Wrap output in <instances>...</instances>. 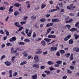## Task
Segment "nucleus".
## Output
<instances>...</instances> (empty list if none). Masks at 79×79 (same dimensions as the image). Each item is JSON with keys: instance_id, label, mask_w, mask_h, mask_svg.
<instances>
[{"instance_id": "1", "label": "nucleus", "mask_w": 79, "mask_h": 79, "mask_svg": "<svg viewBox=\"0 0 79 79\" xmlns=\"http://www.w3.org/2000/svg\"><path fill=\"white\" fill-rule=\"evenodd\" d=\"M41 50V49L39 48L37 49V51L35 52V54L39 55V54H42V51Z\"/></svg>"}, {"instance_id": "2", "label": "nucleus", "mask_w": 79, "mask_h": 79, "mask_svg": "<svg viewBox=\"0 0 79 79\" xmlns=\"http://www.w3.org/2000/svg\"><path fill=\"white\" fill-rule=\"evenodd\" d=\"M52 23H57V22H60V21L58 19H52Z\"/></svg>"}, {"instance_id": "3", "label": "nucleus", "mask_w": 79, "mask_h": 79, "mask_svg": "<svg viewBox=\"0 0 79 79\" xmlns=\"http://www.w3.org/2000/svg\"><path fill=\"white\" fill-rule=\"evenodd\" d=\"M16 38L15 37H13L12 38L10 39L9 41L10 42H13V41H16Z\"/></svg>"}, {"instance_id": "4", "label": "nucleus", "mask_w": 79, "mask_h": 79, "mask_svg": "<svg viewBox=\"0 0 79 79\" xmlns=\"http://www.w3.org/2000/svg\"><path fill=\"white\" fill-rule=\"evenodd\" d=\"M34 60L36 61L39 62V56H35L34 57Z\"/></svg>"}, {"instance_id": "5", "label": "nucleus", "mask_w": 79, "mask_h": 79, "mask_svg": "<svg viewBox=\"0 0 79 79\" xmlns=\"http://www.w3.org/2000/svg\"><path fill=\"white\" fill-rule=\"evenodd\" d=\"M5 64L6 65H7V66H10V65H11V63L9 61H6L5 62H4Z\"/></svg>"}, {"instance_id": "6", "label": "nucleus", "mask_w": 79, "mask_h": 79, "mask_svg": "<svg viewBox=\"0 0 79 79\" xmlns=\"http://www.w3.org/2000/svg\"><path fill=\"white\" fill-rule=\"evenodd\" d=\"M52 27H50L48 29H47V34H49L50 32V31L52 30Z\"/></svg>"}, {"instance_id": "7", "label": "nucleus", "mask_w": 79, "mask_h": 79, "mask_svg": "<svg viewBox=\"0 0 79 79\" xmlns=\"http://www.w3.org/2000/svg\"><path fill=\"white\" fill-rule=\"evenodd\" d=\"M21 4H19V3H15L14 5V6L19 7V6H21Z\"/></svg>"}, {"instance_id": "8", "label": "nucleus", "mask_w": 79, "mask_h": 79, "mask_svg": "<svg viewBox=\"0 0 79 79\" xmlns=\"http://www.w3.org/2000/svg\"><path fill=\"white\" fill-rule=\"evenodd\" d=\"M57 48L56 47H52L51 48V51H53L55 50V51H56Z\"/></svg>"}, {"instance_id": "9", "label": "nucleus", "mask_w": 79, "mask_h": 79, "mask_svg": "<svg viewBox=\"0 0 79 79\" xmlns=\"http://www.w3.org/2000/svg\"><path fill=\"white\" fill-rule=\"evenodd\" d=\"M53 23H48L46 25V27H50V26H53Z\"/></svg>"}, {"instance_id": "10", "label": "nucleus", "mask_w": 79, "mask_h": 79, "mask_svg": "<svg viewBox=\"0 0 79 79\" xmlns=\"http://www.w3.org/2000/svg\"><path fill=\"white\" fill-rule=\"evenodd\" d=\"M44 40H45L46 42H50L51 41V39H50L48 38H45L44 39Z\"/></svg>"}, {"instance_id": "11", "label": "nucleus", "mask_w": 79, "mask_h": 79, "mask_svg": "<svg viewBox=\"0 0 79 79\" xmlns=\"http://www.w3.org/2000/svg\"><path fill=\"white\" fill-rule=\"evenodd\" d=\"M77 30V29L76 28H73L70 29V31L71 32H74V31H76Z\"/></svg>"}, {"instance_id": "12", "label": "nucleus", "mask_w": 79, "mask_h": 79, "mask_svg": "<svg viewBox=\"0 0 79 79\" xmlns=\"http://www.w3.org/2000/svg\"><path fill=\"white\" fill-rule=\"evenodd\" d=\"M33 67H34L35 68H39V65L37 64H35L33 65Z\"/></svg>"}, {"instance_id": "13", "label": "nucleus", "mask_w": 79, "mask_h": 79, "mask_svg": "<svg viewBox=\"0 0 79 79\" xmlns=\"http://www.w3.org/2000/svg\"><path fill=\"white\" fill-rule=\"evenodd\" d=\"M15 26H17L18 27H20V25H19V22H17L15 23Z\"/></svg>"}, {"instance_id": "14", "label": "nucleus", "mask_w": 79, "mask_h": 79, "mask_svg": "<svg viewBox=\"0 0 79 79\" xmlns=\"http://www.w3.org/2000/svg\"><path fill=\"white\" fill-rule=\"evenodd\" d=\"M31 77L32 79H37V75L35 74L31 76Z\"/></svg>"}, {"instance_id": "15", "label": "nucleus", "mask_w": 79, "mask_h": 79, "mask_svg": "<svg viewBox=\"0 0 79 79\" xmlns=\"http://www.w3.org/2000/svg\"><path fill=\"white\" fill-rule=\"evenodd\" d=\"M69 44H73L74 43V41H73V40L72 39H71L69 40Z\"/></svg>"}, {"instance_id": "16", "label": "nucleus", "mask_w": 79, "mask_h": 79, "mask_svg": "<svg viewBox=\"0 0 79 79\" xmlns=\"http://www.w3.org/2000/svg\"><path fill=\"white\" fill-rule=\"evenodd\" d=\"M18 44L20 45H25V43L23 42H19L18 43Z\"/></svg>"}, {"instance_id": "17", "label": "nucleus", "mask_w": 79, "mask_h": 79, "mask_svg": "<svg viewBox=\"0 0 79 79\" xmlns=\"http://www.w3.org/2000/svg\"><path fill=\"white\" fill-rule=\"evenodd\" d=\"M47 63L48 64H49V65H52L54 64V63L52 61H48Z\"/></svg>"}, {"instance_id": "18", "label": "nucleus", "mask_w": 79, "mask_h": 79, "mask_svg": "<svg viewBox=\"0 0 79 79\" xmlns=\"http://www.w3.org/2000/svg\"><path fill=\"white\" fill-rule=\"evenodd\" d=\"M74 35L75 37V39H76V40H77L79 37V35H77V34L76 33H75L74 34Z\"/></svg>"}, {"instance_id": "19", "label": "nucleus", "mask_w": 79, "mask_h": 79, "mask_svg": "<svg viewBox=\"0 0 79 79\" xmlns=\"http://www.w3.org/2000/svg\"><path fill=\"white\" fill-rule=\"evenodd\" d=\"M4 31L6 32V36H9V31L6 30H4Z\"/></svg>"}, {"instance_id": "20", "label": "nucleus", "mask_w": 79, "mask_h": 79, "mask_svg": "<svg viewBox=\"0 0 79 79\" xmlns=\"http://www.w3.org/2000/svg\"><path fill=\"white\" fill-rule=\"evenodd\" d=\"M32 34V30L30 31L28 34H27V37H30Z\"/></svg>"}, {"instance_id": "21", "label": "nucleus", "mask_w": 79, "mask_h": 79, "mask_svg": "<svg viewBox=\"0 0 79 79\" xmlns=\"http://www.w3.org/2000/svg\"><path fill=\"white\" fill-rule=\"evenodd\" d=\"M41 43L43 46H45V45H46L45 44V41L44 40L42 41Z\"/></svg>"}, {"instance_id": "22", "label": "nucleus", "mask_w": 79, "mask_h": 79, "mask_svg": "<svg viewBox=\"0 0 79 79\" xmlns=\"http://www.w3.org/2000/svg\"><path fill=\"white\" fill-rule=\"evenodd\" d=\"M56 63H57V64H61L62 63V61L61 60H58L57 62H56Z\"/></svg>"}, {"instance_id": "23", "label": "nucleus", "mask_w": 79, "mask_h": 79, "mask_svg": "<svg viewBox=\"0 0 79 79\" xmlns=\"http://www.w3.org/2000/svg\"><path fill=\"white\" fill-rule=\"evenodd\" d=\"M23 54L24 56H25V57H27V56H28V54H27V53L26 52V51L24 52V53H23Z\"/></svg>"}, {"instance_id": "24", "label": "nucleus", "mask_w": 79, "mask_h": 79, "mask_svg": "<svg viewBox=\"0 0 79 79\" xmlns=\"http://www.w3.org/2000/svg\"><path fill=\"white\" fill-rule=\"evenodd\" d=\"M49 70L51 71H54V70H55V69L54 68H53V67L51 66L49 68Z\"/></svg>"}, {"instance_id": "25", "label": "nucleus", "mask_w": 79, "mask_h": 79, "mask_svg": "<svg viewBox=\"0 0 79 79\" xmlns=\"http://www.w3.org/2000/svg\"><path fill=\"white\" fill-rule=\"evenodd\" d=\"M24 41L26 42H30V40L26 38L24 40Z\"/></svg>"}, {"instance_id": "26", "label": "nucleus", "mask_w": 79, "mask_h": 79, "mask_svg": "<svg viewBox=\"0 0 79 79\" xmlns=\"http://www.w3.org/2000/svg\"><path fill=\"white\" fill-rule=\"evenodd\" d=\"M56 55H57V57L60 56V52H57L56 53Z\"/></svg>"}, {"instance_id": "27", "label": "nucleus", "mask_w": 79, "mask_h": 79, "mask_svg": "<svg viewBox=\"0 0 79 79\" xmlns=\"http://www.w3.org/2000/svg\"><path fill=\"white\" fill-rule=\"evenodd\" d=\"M27 63V62L26 61H23L21 63L20 65H23V64H25Z\"/></svg>"}, {"instance_id": "28", "label": "nucleus", "mask_w": 79, "mask_h": 79, "mask_svg": "<svg viewBox=\"0 0 79 79\" xmlns=\"http://www.w3.org/2000/svg\"><path fill=\"white\" fill-rule=\"evenodd\" d=\"M70 59L71 60H73L74 59V58H73V54H72L70 56Z\"/></svg>"}, {"instance_id": "29", "label": "nucleus", "mask_w": 79, "mask_h": 79, "mask_svg": "<svg viewBox=\"0 0 79 79\" xmlns=\"http://www.w3.org/2000/svg\"><path fill=\"white\" fill-rule=\"evenodd\" d=\"M66 27H68V29L69 30L70 29H71V25H66Z\"/></svg>"}, {"instance_id": "30", "label": "nucleus", "mask_w": 79, "mask_h": 79, "mask_svg": "<svg viewBox=\"0 0 79 79\" xmlns=\"http://www.w3.org/2000/svg\"><path fill=\"white\" fill-rule=\"evenodd\" d=\"M46 21V19H42L40 20V21L41 23H44V22H45Z\"/></svg>"}, {"instance_id": "31", "label": "nucleus", "mask_w": 79, "mask_h": 79, "mask_svg": "<svg viewBox=\"0 0 79 79\" xmlns=\"http://www.w3.org/2000/svg\"><path fill=\"white\" fill-rule=\"evenodd\" d=\"M5 9V7H2V6L0 7V10L1 11H3V10H4Z\"/></svg>"}, {"instance_id": "32", "label": "nucleus", "mask_w": 79, "mask_h": 79, "mask_svg": "<svg viewBox=\"0 0 79 79\" xmlns=\"http://www.w3.org/2000/svg\"><path fill=\"white\" fill-rule=\"evenodd\" d=\"M70 56V53H68L66 54H65V56H66V58H68L69 56Z\"/></svg>"}, {"instance_id": "33", "label": "nucleus", "mask_w": 79, "mask_h": 79, "mask_svg": "<svg viewBox=\"0 0 79 79\" xmlns=\"http://www.w3.org/2000/svg\"><path fill=\"white\" fill-rule=\"evenodd\" d=\"M67 9H68V10H73V9H72L70 6H67Z\"/></svg>"}, {"instance_id": "34", "label": "nucleus", "mask_w": 79, "mask_h": 79, "mask_svg": "<svg viewBox=\"0 0 79 79\" xmlns=\"http://www.w3.org/2000/svg\"><path fill=\"white\" fill-rule=\"evenodd\" d=\"M46 7V5L45 4H42L41 5V9H43V8H44L45 7Z\"/></svg>"}, {"instance_id": "35", "label": "nucleus", "mask_w": 79, "mask_h": 79, "mask_svg": "<svg viewBox=\"0 0 79 79\" xmlns=\"http://www.w3.org/2000/svg\"><path fill=\"white\" fill-rule=\"evenodd\" d=\"M5 57H6V56L5 55L2 56L1 57V60H3V58H5Z\"/></svg>"}, {"instance_id": "36", "label": "nucleus", "mask_w": 79, "mask_h": 79, "mask_svg": "<svg viewBox=\"0 0 79 79\" xmlns=\"http://www.w3.org/2000/svg\"><path fill=\"white\" fill-rule=\"evenodd\" d=\"M26 23V21H24L20 22V24L22 25H23V24H25Z\"/></svg>"}, {"instance_id": "37", "label": "nucleus", "mask_w": 79, "mask_h": 79, "mask_svg": "<svg viewBox=\"0 0 79 79\" xmlns=\"http://www.w3.org/2000/svg\"><path fill=\"white\" fill-rule=\"evenodd\" d=\"M19 12L18 11H16L14 12V15L15 16H17L19 14Z\"/></svg>"}, {"instance_id": "38", "label": "nucleus", "mask_w": 79, "mask_h": 79, "mask_svg": "<svg viewBox=\"0 0 79 79\" xmlns=\"http://www.w3.org/2000/svg\"><path fill=\"white\" fill-rule=\"evenodd\" d=\"M67 73L68 74H72V73H73V72L69 70H68L67 71Z\"/></svg>"}, {"instance_id": "39", "label": "nucleus", "mask_w": 79, "mask_h": 79, "mask_svg": "<svg viewBox=\"0 0 79 79\" xmlns=\"http://www.w3.org/2000/svg\"><path fill=\"white\" fill-rule=\"evenodd\" d=\"M45 68V66L43 65L42 66H41L40 67V69L41 70H42V69H44V68Z\"/></svg>"}, {"instance_id": "40", "label": "nucleus", "mask_w": 79, "mask_h": 79, "mask_svg": "<svg viewBox=\"0 0 79 79\" xmlns=\"http://www.w3.org/2000/svg\"><path fill=\"white\" fill-rule=\"evenodd\" d=\"M0 32L1 34H4L5 33H4V32H3V30H0Z\"/></svg>"}, {"instance_id": "41", "label": "nucleus", "mask_w": 79, "mask_h": 79, "mask_svg": "<svg viewBox=\"0 0 79 79\" xmlns=\"http://www.w3.org/2000/svg\"><path fill=\"white\" fill-rule=\"evenodd\" d=\"M70 68L72 70H74V67L73 65H71L70 66Z\"/></svg>"}, {"instance_id": "42", "label": "nucleus", "mask_w": 79, "mask_h": 79, "mask_svg": "<svg viewBox=\"0 0 79 79\" xmlns=\"http://www.w3.org/2000/svg\"><path fill=\"white\" fill-rule=\"evenodd\" d=\"M36 36H37V35H36L35 33L34 32V34L33 35V38H35Z\"/></svg>"}, {"instance_id": "43", "label": "nucleus", "mask_w": 79, "mask_h": 79, "mask_svg": "<svg viewBox=\"0 0 79 79\" xmlns=\"http://www.w3.org/2000/svg\"><path fill=\"white\" fill-rule=\"evenodd\" d=\"M60 53H61V54H63V53H64V51L63 50H60Z\"/></svg>"}, {"instance_id": "44", "label": "nucleus", "mask_w": 79, "mask_h": 79, "mask_svg": "<svg viewBox=\"0 0 79 79\" xmlns=\"http://www.w3.org/2000/svg\"><path fill=\"white\" fill-rule=\"evenodd\" d=\"M60 66V65L59 64H55L54 65V66H55V67H59V66Z\"/></svg>"}, {"instance_id": "45", "label": "nucleus", "mask_w": 79, "mask_h": 79, "mask_svg": "<svg viewBox=\"0 0 79 79\" xmlns=\"http://www.w3.org/2000/svg\"><path fill=\"white\" fill-rule=\"evenodd\" d=\"M23 29V27H20L18 30L19 31H22V30Z\"/></svg>"}, {"instance_id": "46", "label": "nucleus", "mask_w": 79, "mask_h": 79, "mask_svg": "<svg viewBox=\"0 0 79 79\" xmlns=\"http://www.w3.org/2000/svg\"><path fill=\"white\" fill-rule=\"evenodd\" d=\"M18 74V73L16 72H15L13 75V76H17V75Z\"/></svg>"}, {"instance_id": "47", "label": "nucleus", "mask_w": 79, "mask_h": 79, "mask_svg": "<svg viewBox=\"0 0 79 79\" xmlns=\"http://www.w3.org/2000/svg\"><path fill=\"white\" fill-rule=\"evenodd\" d=\"M68 39H69V38L67 37L64 38V40L65 42H66V41H67Z\"/></svg>"}, {"instance_id": "48", "label": "nucleus", "mask_w": 79, "mask_h": 79, "mask_svg": "<svg viewBox=\"0 0 79 79\" xmlns=\"http://www.w3.org/2000/svg\"><path fill=\"white\" fill-rule=\"evenodd\" d=\"M56 35H52V39H54L55 38H56Z\"/></svg>"}, {"instance_id": "49", "label": "nucleus", "mask_w": 79, "mask_h": 79, "mask_svg": "<svg viewBox=\"0 0 79 79\" xmlns=\"http://www.w3.org/2000/svg\"><path fill=\"white\" fill-rule=\"evenodd\" d=\"M28 32H29V29H26L25 30V32L26 34H28Z\"/></svg>"}, {"instance_id": "50", "label": "nucleus", "mask_w": 79, "mask_h": 79, "mask_svg": "<svg viewBox=\"0 0 79 79\" xmlns=\"http://www.w3.org/2000/svg\"><path fill=\"white\" fill-rule=\"evenodd\" d=\"M48 53V52L47 51H45V52H44L43 53V55H47Z\"/></svg>"}, {"instance_id": "51", "label": "nucleus", "mask_w": 79, "mask_h": 79, "mask_svg": "<svg viewBox=\"0 0 79 79\" xmlns=\"http://www.w3.org/2000/svg\"><path fill=\"white\" fill-rule=\"evenodd\" d=\"M41 76L43 77H46V74H41Z\"/></svg>"}, {"instance_id": "52", "label": "nucleus", "mask_w": 79, "mask_h": 79, "mask_svg": "<svg viewBox=\"0 0 79 79\" xmlns=\"http://www.w3.org/2000/svg\"><path fill=\"white\" fill-rule=\"evenodd\" d=\"M69 19V17L68 16L65 19V20L67 21V20H68Z\"/></svg>"}, {"instance_id": "53", "label": "nucleus", "mask_w": 79, "mask_h": 79, "mask_svg": "<svg viewBox=\"0 0 79 79\" xmlns=\"http://www.w3.org/2000/svg\"><path fill=\"white\" fill-rule=\"evenodd\" d=\"M69 16H74V14L73 13H70L69 14Z\"/></svg>"}, {"instance_id": "54", "label": "nucleus", "mask_w": 79, "mask_h": 79, "mask_svg": "<svg viewBox=\"0 0 79 79\" xmlns=\"http://www.w3.org/2000/svg\"><path fill=\"white\" fill-rule=\"evenodd\" d=\"M67 78V76H64L63 77V79H66Z\"/></svg>"}, {"instance_id": "55", "label": "nucleus", "mask_w": 79, "mask_h": 79, "mask_svg": "<svg viewBox=\"0 0 79 79\" xmlns=\"http://www.w3.org/2000/svg\"><path fill=\"white\" fill-rule=\"evenodd\" d=\"M60 12H61L62 13H64V9H61Z\"/></svg>"}, {"instance_id": "56", "label": "nucleus", "mask_w": 79, "mask_h": 79, "mask_svg": "<svg viewBox=\"0 0 79 79\" xmlns=\"http://www.w3.org/2000/svg\"><path fill=\"white\" fill-rule=\"evenodd\" d=\"M27 18H28V17H24V18L23 19H24V20H26V19H27Z\"/></svg>"}, {"instance_id": "57", "label": "nucleus", "mask_w": 79, "mask_h": 79, "mask_svg": "<svg viewBox=\"0 0 79 79\" xmlns=\"http://www.w3.org/2000/svg\"><path fill=\"white\" fill-rule=\"evenodd\" d=\"M52 35H49L48 36V38H52Z\"/></svg>"}, {"instance_id": "58", "label": "nucleus", "mask_w": 79, "mask_h": 79, "mask_svg": "<svg viewBox=\"0 0 79 79\" xmlns=\"http://www.w3.org/2000/svg\"><path fill=\"white\" fill-rule=\"evenodd\" d=\"M9 19V17L8 16L5 19V21H8V19Z\"/></svg>"}, {"instance_id": "59", "label": "nucleus", "mask_w": 79, "mask_h": 79, "mask_svg": "<svg viewBox=\"0 0 79 79\" xmlns=\"http://www.w3.org/2000/svg\"><path fill=\"white\" fill-rule=\"evenodd\" d=\"M56 10H60V7H58V6H56Z\"/></svg>"}, {"instance_id": "60", "label": "nucleus", "mask_w": 79, "mask_h": 79, "mask_svg": "<svg viewBox=\"0 0 79 79\" xmlns=\"http://www.w3.org/2000/svg\"><path fill=\"white\" fill-rule=\"evenodd\" d=\"M50 16V14H47L46 15V18H49Z\"/></svg>"}, {"instance_id": "61", "label": "nucleus", "mask_w": 79, "mask_h": 79, "mask_svg": "<svg viewBox=\"0 0 79 79\" xmlns=\"http://www.w3.org/2000/svg\"><path fill=\"white\" fill-rule=\"evenodd\" d=\"M9 11V12H13V9H9L8 10Z\"/></svg>"}, {"instance_id": "62", "label": "nucleus", "mask_w": 79, "mask_h": 79, "mask_svg": "<svg viewBox=\"0 0 79 79\" xmlns=\"http://www.w3.org/2000/svg\"><path fill=\"white\" fill-rule=\"evenodd\" d=\"M71 37V35H68L67 37L69 38H69H70V37Z\"/></svg>"}, {"instance_id": "63", "label": "nucleus", "mask_w": 79, "mask_h": 79, "mask_svg": "<svg viewBox=\"0 0 79 79\" xmlns=\"http://www.w3.org/2000/svg\"><path fill=\"white\" fill-rule=\"evenodd\" d=\"M54 11V9H52L49 11V13H52V12H53Z\"/></svg>"}, {"instance_id": "64", "label": "nucleus", "mask_w": 79, "mask_h": 79, "mask_svg": "<svg viewBox=\"0 0 79 79\" xmlns=\"http://www.w3.org/2000/svg\"><path fill=\"white\" fill-rule=\"evenodd\" d=\"M76 47L74 48L73 49V52H75V51H76Z\"/></svg>"}]
</instances>
